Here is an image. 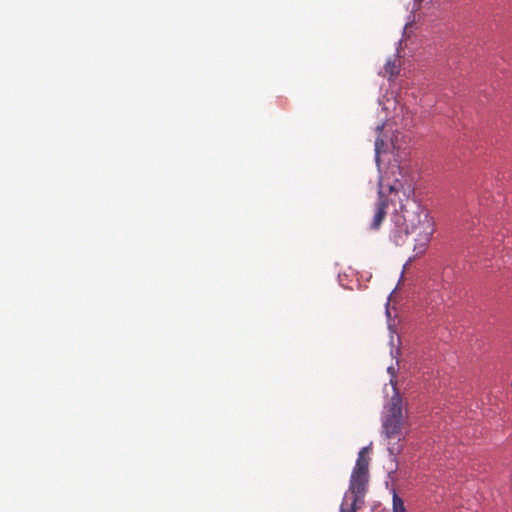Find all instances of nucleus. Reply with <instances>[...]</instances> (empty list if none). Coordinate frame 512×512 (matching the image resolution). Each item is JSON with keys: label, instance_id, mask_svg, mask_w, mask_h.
<instances>
[{"label": "nucleus", "instance_id": "nucleus-7", "mask_svg": "<svg viewBox=\"0 0 512 512\" xmlns=\"http://www.w3.org/2000/svg\"><path fill=\"white\" fill-rule=\"evenodd\" d=\"M392 512H408L403 499L398 495L395 489L392 490Z\"/></svg>", "mask_w": 512, "mask_h": 512}, {"label": "nucleus", "instance_id": "nucleus-8", "mask_svg": "<svg viewBox=\"0 0 512 512\" xmlns=\"http://www.w3.org/2000/svg\"><path fill=\"white\" fill-rule=\"evenodd\" d=\"M400 191H403V194L406 195V190L404 189V185L399 181L396 180L393 184L389 185V192L390 194H399ZM407 192H410V188H407Z\"/></svg>", "mask_w": 512, "mask_h": 512}, {"label": "nucleus", "instance_id": "nucleus-1", "mask_svg": "<svg viewBox=\"0 0 512 512\" xmlns=\"http://www.w3.org/2000/svg\"><path fill=\"white\" fill-rule=\"evenodd\" d=\"M394 229L390 237L396 245H403L407 237L415 235L414 241L425 247L433 234V222L427 210L414 198L407 195L401 203L399 211L393 217Z\"/></svg>", "mask_w": 512, "mask_h": 512}, {"label": "nucleus", "instance_id": "nucleus-6", "mask_svg": "<svg viewBox=\"0 0 512 512\" xmlns=\"http://www.w3.org/2000/svg\"><path fill=\"white\" fill-rule=\"evenodd\" d=\"M388 417H396L403 418L402 415V398L400 394L396 391L395 394L391 397L390 405L388 408Z\"/></svg>", "mask_w": 512, "mask_h": 512}, {"label": "nucleus", "instance_id": "nucleus-3", "mask_svg": "<svg viewBox=\"0 0 512 512\" xmlns=\"http://www.w3.org/2000/svg\"><path fill=\"white\" fill-rule=\"evenodd\" d=\"M388 206V200L385 196L382 186L380 185L379 191H378V199L374 204V215L373 219L370 223V229L371 230H378L381 226L383 220L386 217V209Z\"/></svg>", "mask_w": 512, "mask_h": 512}, {"label": "nucleus", "instance_id": "nucleus-5", "mask_svg": "<svg viewBox=\"0 0 512 512\" xmlns=\"http://www.w3.org/2000/svg\"><path fill=\"white\" fill-rule=\"evenodd\" d=\"M403 418L385 416L383 420V432L387 438L399 437L402 430Z\"/></svg>", "mask_w": 512, "mask_h": 512}, {"label": "nucleus", "instance_id": "nucleus-12", "mask_svg": "<svg viewBox=\"0 0 512 512\" xmlns=\"http://www.w3.org/2000/svg\"><path fill=\"white\" fill-rule=\"evenodd\" d=\"M389 67H390V62H387L386 70H388Z\"/></svg>", "mask_w": 512, "mask_h": 512}, {"label": "nucleus", "instance_id": "nucleus-2", "mask_svg": "<svg viewBox=\"0 0 512 512\" xmlns=\"http://www.w3.org/2000/svg\"><path fill=\"white\" fill-rule=\"evenodd\" d=\"M369 447H363L359 453L352 470L349 487L346 491L351 494H360L366 496L369 488V464L370 458L368 456Z\"/></svg>", "mask_w": 512, "mask_h": 512}, {"label": "nucleus", "instance_id": "nucleus-9", "mask_svg": "<svg viewBox=\"0 0 512 512\" xmlns=\"http://www.w3.org/2000/svg\"><path fill=\"white\" fill-rule=\"evenodd\" d=\"M383 146H384V141L380 137H378L375 140V159L378 164L380 162V153L382 151Z\"/></svg>", "mask_w": 512, "mask_h": 512}, {"label": "nucleus", "instance_id": "nucleus-11", "mask_svg": "<svg viewBox=\"0 0 512 512\" xmlns=\"http://www.w3.org/2000/svg\"><path fill=\"white\" fill-rule=\"evenodd\" d=\"M376 130H377L378 134L380 135L382 130H383V126L382 125L381 126H377Z\"/></svg>", "mask_w": 512, "mask_h": 512}, {"label": "nucleus", "instance_id": "nucleus-10", "mask_svg": "<svg viewBox=\"0 0 512 512\" xmlns=\"http://www.w3.org/2000/svg\"><path fill=\"white\" fill-rule=\"evenodd\" d=\"M387 371L391 375L390 383L392 384L394 390H396V381L394 380V378L396 376L395 368L390 366V367H388Z\"/></svg>", "mask_w": 512, "mask_h": 512}, {"label": "nucleus", "instance_id": "nucleus-4", "mask_svg": "<svg viewBox=\"0 0 512 512\" xmlns=\"http://www.w3.org/2000/svg\"><path fill=\"white\" fill-rule=\"evenodd\" d=\"M365 497L360 494H351L349 491L344 493L341 505L340 512H357L364 503Z\"/></svg>", "mask_w": 512, "mask_h": 512}]
</instances>
